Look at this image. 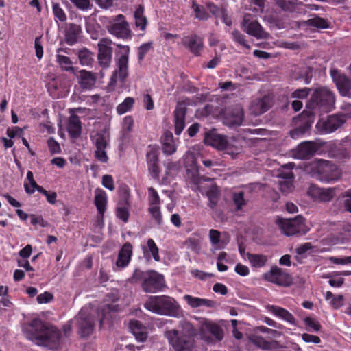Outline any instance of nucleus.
<instances>
[{"label": "nucleus", "instance_id": "cd10ccee", "mask_svg": "<svg viewBox=\"0 0 351 351\" xmlns=\"http://www.w3.org/2000/svg\"><path fill=\"white\" fill-rule=\"evenodd\" d=\"M129 328L138 341L143 342L147 339V333L146 329L140 321L136 319L131 320L129 323Z\"/></svg>", "mask_w": 351, "mask_h": 351}, {"label": "nucleus", "instance_id": "412c9836", "mask_svg": "<svg viewBox=\"0 0 351 351\" xmlns=\"http://www.w3.org/2000/svg\"><path fill=\"white\" fill-rule=\"evenodd\" d=\"M133 255V246L130 242L125 243L118 252L117 258L115 263L116 267L122 270L127 267Z\"/></svg>", "mask_w": 351, "mask_h": 351}, {"label": "nucleus", "instance_id": "5701e85b", "mask_svg": "<svg viewBox=\"0 0 351 351\" xmlns=\"http://www.w3.org/2000/svg\"><path fill=\"white\" fill-rule=\"evenodd\" d=\"M206 145H210L219 150L228 149V141L226 136L218 134L215 130L206 133L204 137Z\"/></svg>", "mask_w": 351, "mask_h": 351}, {"label": "nucleus", "instance_id": "1a4fd4ad", "mask_svg": "<svg viewBox=\"0 0 351 351\" xmlns=\"http://www.w3.org/2000/svg\"><path fill=\"white\" fill-rule=\"evenodd\" d=\"M263 278L281 287H289L293 282L291 276L276 265L271 266L270 270L263 274Z\"/></svg>", "mask_w": 351, "mask_h": 351}, {"label": "nucleus", "instance_id": "de8ad7c7", "mask_svg": "<svg viewBox=\"0 0 351 351\" xmlns=\"http://www.w3.org/2000/svg\"><path fill=\"white\" fill-rule=\"evenodd\" d=\"M191 8L195 12V18L199 21H206L208 19L209 14L202 5H198L195 1H192Z\"/></svg>", "mask_w": 351, "mask_h": 351}, {"label": "nucleus", "instance_id": "3c124183", "mask_svg": "<svg viewBox=\"0 0 351 351\" xmlns=\"http://www.w3.org/2000/svg\"><path fill=\"white\" fill-rule=\"evenodd\" d=\"M148 274V270L143 271L139 268H136L132 275L128 279V282L130 284H136L139 282H143L144 279L146 278Z\"/></svg>", "mask_w": 351, "mask_h": 351}, {"label": "nucleus", "instance_id": "338daca9", "mask_svg": "<svg viewBox=\"0 0 351 351\" xmlns=\"http://www.w3.org/2000/svg\"><path fill=\"white\" fill-rule=\"evenodd\" d=\"M304 322L305 325L311 328L313 331L318 332L322 328V326L319 322L310 317H306L304 319Z\"/></svg>", "mask_w": 351, "mask_h": 351}, {"label": "nucleus", "instance_id": "f03ea898", "mask_svg": "<svg viewBox=\"0 0 351 351\" xmlns=\"http://www.w3.org/2000/svg\"><path fill=\"white\" fill-rule=\"evenodd\" d=\"M144 307L154 313L174 317H178L180 312L178 302L166 295L149 296Z\"/></svg>", "mask_w": 351, "mask_h": 351}, {"label": "nucleus", "instance_id": "f8f14e48", "mask_svg": "<svg viewBox=\"0 0 351 351\" xmlns=\"http://www.w3.org/2000/svg\"><path fill=\"white\" fill-rule=\"evenodd\" d=\"M346 122L343 114L330 115L326 120H319L316 125L317 129L323 134H329L337 130Z\"/></svg>", "mask_w": 351, "mask_h": 351}, {"label": "nucleus", "instance_id": "4c0bfd02", "mask_svg": "<svg viewBox=\"0 0 351 351\" xmlns=\"http://www.w3.org/2000/svg\"><path fill=\"white\" fill-rule=\"evenodd\" d=\"M56 61L62 71L74 73L75 68L71 58L64 54H56Z\"/></svg>", "mask_w": 351, "mask_h": 351}, {"label": "nucleus", "instance_id": "b1692460", "mask_svg": "<svg viewBox=\"0 0 351 351\" xmlns=\"http://www.w3.org/2000/svg\"><path fill=\"white\" fill-rule=\"evenodd\" d=\"M312 68L302 64L294 66L290 71L289 75L292 80L304 81L306 84H310L312 79Z\"/></svg>", "mask_w": 351, "mask_h": 351}, {"label": "nucleus", "instance_id": "6e6552de", "mask_svg": "<svg viewBox=\"0 0 351 351\" xmlns=\"http://www.w3.org/2000/svg\"><path fill=\"white\" fill-rule=\"evenodd\" d=\"M165 287L164 276L155 270H148L147 277L141 285L143 291L151 293L161 291Z\"/></svg>", "mask_w": 351, "mask_h": 351}, {"label": "nucleus", "instance_id": "9b49d317", "mask_svg": "<svg viewBox=\"0 0 351 351\" xmlns=\"http://www.w3.org/2000/svg\"><path fill=\"white\" fill-rule=\"evenodd\" d=\"M241 28L248 35L258 39L267 38L269 33L265 32L256 20H251L250 14H245L241 22Z\"/></svg>", "mask_w": 351, "mask_h": 351}, {"label": "nucleus", "instance_id": "603ef678", "mask_svg": "<svg viewBox=\"0 0 351 351\" xmlns=\"http://www.w3.org/2000/svg\"><path fill=\"white\" fill-rule=\"evenodd\" d=\"M206 195L208 198V206L210 208L214 209L219 201V193L217 189H210L206 193Z\"/></svg>", "mask_w": 351, "mask_h": 351}, {"label": "nucleus", "instance_id": "774afa93", "mask_svg": "<svg viewBox=\"0 0 351 351\" xmlns=\"http://www.w3.org/2000/svg\"><path fill=\"white\" fill-rule=\"evenodd\" d=\"M49 149L51 154H59L61 152V147L58 142H57L53 137H50L47 141Z\"/></svg>", "mask_w": 351, "mask_h": 351}, {"label": "nucleus", "instance_id": "a18cd8bd", "mask_svg": "<svg viewBox=\"0 0 351 351\" xmlns=\"http://www.w3.org/2000/svg\"><path fill=\"white\" fill-rule=\"evenodd\" d=\"M80 63L83 66H88L93 62V53L88 49L83 48L78 51Z\"/></svg>", "mask_w": 351, "mask_h": 351}, {"label": "nucleus", "instance_id": "c85d7f7f", "mask_svg": "<svg viewBox=\"0 0 351 351\" xmlns=\"http://www.w3.org/2000/svg\"><path fill=\"white\" fill-rule=\"evenodd\" d=\"M267 310L275 316L287 322L289 324H295V319L294 316L287 309L275 305H268Z\"/></svg>", "mask_w": 351, "mask_h": 351}, {"label": "nucleus", "instance_id": "79ce46f5", "mask_svg": "<svg viewBox=\"0 0 351 351\" xmlns=\"http://www.w3.org/2000/svg\"><path fill=\"white\" fill-rule=\"evenodd\" d=\"M329 155L337 160L346 159L350 157L348 150L342 145L331 147L329 150Z\"/></svg>", "mask_w": 351, "mask_h": 351}, {"label": "nucleus", "instance_id": "4be33fe9", "mask_svg": "<svg viewBox=\"0 0 351 351\" xmlns=\"http://www.w3.org/2000/svg\"><path fill=\"white\" fill-rule=\"evenodd\" d=\"M182 45L195 56H199L204 47V41L198 35L193 34L182 39Z\"/></svg>", "mask_w": 351, "mask_h": 351}, {"label": "nucleus", "instance_id": "8fccbe9b", "mask_svg": "<svg viewBox=\"0 0 351 351\" xmlns=\"http://www.w3.org/2000/svg\"><path fill=\"white\" fill-rule=\"evenodd\" d=\"M221 232L219 230L211 229L209 231L210 241L215 250L224 248L225 245L220 244Z\"/></svg>", "mask_w": 351, "mask_h": 351}, {"label": "nucleus", "instance_id": "ddd939ff", "mask_svg": "<svg viewBox=\"0 0 351 351\" xmlns=\"http://www.w3.org/2000/svg\"><path fill=\"white\" fill-rule=\"evenodd\" d=\"M112 40L109 38H103L98 43L97 59L99 64L103 68L109 67L112 56Z\"/></svg>", "mask_w": 351, "mask_h": 351}, {"label": "nucleus", "instance_id": "ea45409f", "mask_svg": "<svg viewBox=\"0 0 351 351\" xmlns=\"http://www.w3.org/2000/svg\"><path fill=\"white\" fill-rule=\"evenodd\" d=\"M119 202L118 205L130 206V190L125 184L119 186L118 189Z\"/></svg>", "mask_w": 351, "mask_h": 351}, {"label": "nucleus", "instance_id": "7c9ffc66", "mask_svg": "<svg viewBox=\"0 0 351 351\" xmlns=\"http://www.w3.org/2000/svg\"><path fill=\"white\" fill-rule=\"evenodd\" d=\"M67 132L72 138H77L82 132V123L77 115H71L69 119Z\"/></svg>", "mask_w": 351, "mask_h": 351}, {"label": "nucleus", "instance_id": "6ab92c4d", "mask_svg": "<svg viewBox=\"0 0 351 351\" xmlns=\"http://www.w3.org/2000/svg\"><path fill=\"white\" fill-rule=\"evenodd\" d=\"M78 332L82 338L89 337L95 327V318L92 315L80 313L77 317Z\"/></svg>", "mask_w": 351, "mask_h": 351}, {"label": "nucleus", "instance_id": "09e8293b", "mask_svg": "<svg viewBox=\"0 0 351 351\" xmlns=\"http://www.w3.org/2000/svg\"><path fill=\"white\" fill-rule=\"evenodd\" d=\"M149 206H160L161 200L157 191L154 187L147 189Z\"/></svg>", "mask_w": 351, "mask_h": 351}, {"label": "nucleus", "instance_id": "c9c22d12", "mask_svg": "<svg viewBox=\"0 0 351 351\" xmlns=\"http://www.w3.org/2000/svg\"><path fill=\"white\" fill-rule=\"evenodd\" d=\"M247 258L252 267L261 268L266 265L268 261L267 256L263 254H252L247 252Z\"/></svg>", "mask_w": 351, "mask_h": 351}, {"label": "nucleus", "instance_id": "13d9d810", "mask_svg": "<svg viewBox=\"0 0 351 351\" xmlns=\"http://www.w3.org/2000/svg\"><path fill=\"white\" fill-rule=\"evenodd\" d=\"M148 211L157 224H162V216L160 212V206H149Z\"/></svg>", "mask_w": 351, "mask_h": 351}, {"label": "nucleus", "instance_id": "bb28decb", "mask_svg": "<svg viewBox=\"0 0 351 351\" xmlns=\"http://www.w3.org/2000/svg\"><path fill=\"white\" fill-rule=\"evenodd\" d=\"M47 89L53 98L63 97L66 92V87L60 79H56L49 82Z\"/></svg>", "mask_w": 351, "mask_h": 351}, {"label": "nucleus", "instance_id": "c03bdc74", "mask_svg": "<svg viewBox=\"0 0 351 351\" xmlns=\"http://www.w3.org/2000/svg\"><path fill=\"white\" fill-rule=\"evenodd\" d=\"M250 339L251 341L258 348L265 350L272 349L273 344L275 343V341H267L263 337L258 335H254Z\"/></svg>", "mask_w": 351, "mask_h": 351}, {"label": "nucleus", "instance_id": "6e6d98bb", "mask_svg": "<svg viewBox=\"0 0 351 351\" xmlns=\"http://www.w3.org/2000/svg\"><path fill=\"white\" fill-rule=\"evenodd\" d=\"M232 199L237 211L241 210L243 206L246 204V201L244 199V193L243 191L233 193Z\"/></svg>", "mask_w": 351, "mask_h": 351}, {"label": "nucleus", "instance_id": "58836bf2", "mask_svg": "<svg viewBox=\"0 0 351 351\" xmlns=\"http://www.w3.org/2000/svg\"><path fill=\"white\" fill-rule=\"evenodd\" d=\"M143 254L144 256L147 258H149V254L148 252H150L153 258L156 261H160V256H159V250L157 247L156 243L152 239H148L147 241V247H143Z\"/></svg>", "mask_w": 351, "mask_h": 351}, {"label": "nucleus", "instance_id": "0e129e2a", "mask_svg": "<svg viewBox=\"0 0 351 351\" xmlns=\"http://www.w3.org/2000/svg\"><path fill=\"white\" fill-rule=\"evenodd\" d=\"M118 306L113 304H107L103 306L99 310V315L102 314V317L100 319V325H102L103 320L106 316V313L108 312H115L118 311Z\"/></svg>", "mask_w": 351, "mask_h": 351}, {"label": "nucleus", "instance_id": "4d7b16f0", "mask_svg": "<svg viewBox=\"0 0 351 351\" xmlns=\"http://www.w3.org/2000/svg\"><path fill=\"white\" fill-rule=\"evenodd\" d=\"M232 38L234 42L242 45L246 49H250V47L247 44V42L245 39V36L241 34L239 30L234 29L232 32Z\"/></svg>", "mask_w": 351, "mask_h": 351}, {"label": "nucleus", "instance_id": "2eb2a0df", "mask_svg": "<svg viewBox=\"0 0 351 351\" xmlns=\"http://www.w3.org/2000/svg\"><path fill=\"white\" fill-rule=\"evenodd\" d=\"M93 141L95 147L94 156L97 160L102 163H107L109 158L106 152L109 145L108 141L104 134L97 132L93 137Z\"/></svg>", "mask_w": 351, "mask_h": 351}, {"label": "nucleus", "instance_id": "9d476101", "mask_svg": "<svg viewBox=\"0 0 351 351\" xmlns=\"http://www.w3.org/2000/svg\"><path fill=\"white\" fill-rule=\"evenodd\" d=\"M108 32L118 38L128 39L132 37L129 23L123 14L115 16L113 21L108 26Z\"/></svg>", "mask_w": 351, "mask_h": 351}, {"label": "nucleus", "instance_id": "2f4dec72", "mask_svg": "<svg viewBox=\"0 0 351 351\" xmlns=\"http://www.w3.org/2000/svg\"><path fill=\"white\" fill-rule=\"evenodd\" d=\"M162 151L167 155H171L176 151L173 134L166 131L162 136Z\"/></svg>", "mask_w": 351, "mask_h": 351}, {"label": "nucleus", "instance_id": "bf43d9fd", "mask_svg": "<svg viewBox=\"0 0 351 351\" xmlns=\"http://www.w3.org/2000/svg\"><path fill=\"white\" fill-rule=\"evenodd\" d=\"M277 4L285 11L293 12L296 8L294 0H277Z\"/></svg>", "mask_w": 351, "mask_h": 351}, {"label": "nucleus", "instance_id": "473e14b6", "mask_svg": "<svg viewBox=\"0 0 351 351\" xmlns=\"http://www.w3.org/2000/svg\"><path fill=\"white\" fill-rule=\"evenodd\" d=\"M95 205L97 209L98 213L103 215L106 209L107 204V195L106 193L100 189L95 191Z\"/></svg>", "mask_w": 351, "mask_h": 351}, {"label": "nucleus", "instance_id": "a211bd4d", "mask_svg": "<svg viewBox=\"0 0 351 351\" xmlns=\"http://www.w3.org/2000/svg\"><path fill=\"white\" fill-rule=\"evenodd\" d=\"M243 118V108L240 106H235L225 112L223 121L227 126L237 127L242 125Z\"/></svg>", "mask_w": 351, "mask_h": 351}, {"label": "nucleus", "instance_id": "f257e3e1", "mask_svg": "<svg viewBox=\"0 0 351 351\" xmlns=\"http://www.w3.org/2000/svg\"><path fill=\"white\" fill-rule=\"evenodd\" d=\"M25 335L28 339L39 346L54 350L60 346V330L52 325L45 324L40 319H34L25 328Z\"/></svg>", "mask_w": 351, "mask_h": 351}, {"label": "nucleus", "instance_id": "a19ab883", "mask_svg": "<svg viewBox=\"0 0 351 351\" xmlns=\"http://www.w3.org/2000/svg\"><path fill=\"white\" fill-rule=\"evenodd\" d=\"M282 178L285 180L279 182V189L284 195H287L293 189L292 178L293 175L292 172H289L283 175Z\"/></svg>", "mask_w": 351, "mask_h": 351}, {"label": "nucleus", "instance_id": "aec40b11", "mask_svg": "<svg viewBox=\"0 0 351 351\" xmlns=\"http://www.w3.org/2000/svg\"><path fill=\"white\" fill-rule=\"evenodd\" d=\"M158 156V150L149 146V149L146 154V161L148 171L154 179H158L160 173Z\"/></svg>", "mask_w": 351, "mask_h": 351}, {"label": "nucleus", "instance_id": "680f3d73", "mask_svg": "<svg viewBox=\"0 0 351 351\" xmlns=\"http://www.w3.org/2000/svg\"><path fill=\"white\" fill-rule=\"evenodd\" d=\"M152 42H147L142 44L138 48V60L139 62H141L145 55L152 49Z\"/></svg>", "mask_w": 351, "mask_h": 351}, {"label": "nucleus", "instance_id": "e433bc0d", "mask_svg": "<svg viewBox=\"0 0 351 351\" xmlns=\"http://www.w3.org/2000/svg\"><path fill=\"white\" fill-rule=\"evenodd\" d=\"M313 193L315 197L324 202L331 201L335 195V191L332 188H317L313 191Z\"/></svg>", "mask_w": 351, "mask_h": 351}, {"label": "nucleus", "instance_id": "37998d69", "mask_svg": "<svg viewBox=\"0 0 351 351\" xmlns=\"http://www.w3.org/2000/svg\"><path fill=\"white\" fill-rule=\"evenodd\" d=\"M306 24L310 27L317 29H327L330 27V22L326 19L315 15L306 21Z\"/></svg>", "mask_w": 351, "mask_h": 351}, {"label": "nucleus", "instance_id": "c756f323", "mask_svg": "<svg viewBox=\"0 0 351 351\" xmlns=\"http://www.w3.org/2000/svg\"><path fill=\"white\" fill-rule=\"evenodd\" d=\"M77 78L83 89H91L96 82V76L95 74L84 69L79 71Z\"/></svg>", "mask_w": 351, "mask_h": 351}, {"label": "nucleus", "instance_id": "5fc2aeb1", "mask_svg": "<svg viewBox=\"0 0 351 351\" xmlns=\"http://www.w3.org/2000/svg\"><path fill=\"white\" fill-rule=\"evenodd\" d=\"M52 11L56 21H60V22L66 21V15L59 3H53Z\"/></svg>", "mask_w": 351, "mask_h": 351}, {"label": "nucleus", "instance_id": "a878e982", "mask_svg": "<svg viewBox=\"0 0 351 351\" xmlns=\"http://www.w3.org/2000/svg\"><path fill=\"white\" fill-rule=\"evenodd\" d=\"M271 107V100L268 96L254 99L250 105V110L254 115H260Z\"/></svg>", "mask_w": 351, "mask_h": 351}, {"label": "nucleus", "instance_id": "49530a36", "mask_svg": "<svg viewBox=\"0 0 351 351\" xmlns=\"http://www.w3.org/2000/svg\"><path fill=\"white\" fill-rule=\"evenodd\" d=\"M135 100L133 97H128L123 102L119 104L117 107V112L119 114H123L130 111L134 106Z\"/></svg>", "mask_w": 351, "mask_h": 351}, {"label": "nucleus", "instance_id": "4468645a", "mask_svg": "<svg viewBox=\"0 0 351 351\" xmlns=\"http://www.w3.org/2000/svg\"><path fill=\"white\" fill-rule=\"evenodd\" d=\"M330 75L340 95L343 97H351V80L337 69H331Z\"/></svg>", "mask_w": 351, "mask_h": 351}, {"label": "nucleus", "instance_id": "7ed1b4c3", "mask_svg": "<svg viewBox=\"0 0 351 351\" xmlns=\"http://www.w3.org/2000/svg\"><path fill=\"white\" fill-rule=\"evenodd\" d=\"M307 168L313 178L326 183L337 180L341 175L340 169L335 164L323 159L312 161Z\"/></svg>", "mask_w": 351, "mask_h": 351}, {"label": "nucleus", "instance_id": "864d4df0", "mask_svg": "<svg viewBox=\"0 0 351 351\" xmlns=\"http://www.w3.org/2000/svg\"><path fill=\"white\" fill-rule=\"evenodd\" d=\"M130 206L128 205H118L116 210V215L117 218L123 221L124 223H127L129 219L130 213L129 208Z\"/></svg>", "mask_w": 351, "mask_h": 351}, {"label": "nucleus", "instance_id": "f3484780", "mask_svg": "<svg viewBox=\"0 0 351 351\" xmlns=\"http://www.w3.org/2000/svg\"><path fill=\"white\" fill-rule=\"evenodd\" d=\"M302 125L290 131V136L297 139L304 135L314 123L313 113L310 110H304L300 115Z\"/></svg>", "mask_w": 351, "mask_h": 351}, {"label": "nucleus", "instance_id": "69168bd1", "mask_svg": "<svg viewBox=\"0 0 351 351\" xmlns=\"http://www.w3.org/2000/svg\"><path fill=\"white\" fill-rule=\"evenodd\" d=\"M311 90V89L307 87L298 88L291 93V97L292 98L305 99L308 96Z\"/></svg>", "mask_w": 351, "mask_h": 351}, {"label": "nucleus", "instance_id": "393cba45", "mask_svg": "<svg viewBox=\"0 0 351 351\" xmlns=\"http://www.w3.org/2000/svg\"><path fill=\"white\" fill-rule=\"evenodd\" d=\"M174 114L175 134L180 135L185 127V117L186 114V106L184 102H178Z\"/></svg>", "mask_w": 351, "mask_h": 351}, {"label": "nucleus", "instance_id": "e2e57ef3", "mask_svg": "<svg viewBox=\"0 0 351 351\" xmlns=\"http://www.w3.org/2000/svg\"><path fill=\"white\" fill-rule=\"evenodd\" d=\"M30 186L32 187L31 189L27 184H24L25 191L28 194H32L34 193L35 190H37L40 193H45L46 190L42 186H39L36 181L34 180L29 182Z\"/></svg>", "mask_w": 351, "mask_h": 351}, {"label": "nucleus", "instance_id": "0eeeda50", "mask_svg": "<svg viewBox=\"0 0 351 351\" xmlns=\"http://www.w3.org/2000/svg\"><path fill=\"white\" fill-rule=\"evenodd\" d=\"M304 222L305 219L301 215H298L293 219H278L277 220V223L280 229L287 236L305 234L307 230L306 229Z\"/></svg>", "mask_w": 351, "mask_h": 351}, {"label": "nucleus", "instance_id": "423d86ee", "mask_svg": "<svg viewBox=\"0 0 351 351\" xmlns=\"http://www.w3.org/2000/svg\"><path fill=\"white\" fill-rule=\"evenodd\" d=\"M117 47L121 49V55L117 61V69L114 70L110 79L109 86H114L119 81L123 84L128 77V59L130 53V47L128 45H122L118 44Z\"/></svg>", "mask_w": 351, "mask_h": 351}, {"label": "nucleus", "instance_id": "20e7f679", "mask_svg": "<svg viewBox=\"0 0 351 351\" xmlns=\"http://www.w3.org/2000/svg\"><path fill=\"white\" fill-rule=\"evenodd\" d=\"M335 98L333 93L326 87L316 88L306 104V110L315 116L318 112H328L335 108Z\"/></svg>", "mask_w": 351, "mask_h": 351}, {"label": "nucleus", "instance_id": "052dcab7", "mask_svg": "<svg viewBox=\"0 0 351 351\" xmlns=\"http://www.w3.org/2000/svg\"><path fill=\"white\" fill-rule=\"evenodd\" d=\"M210 332L215 337V338L221 341L223 337V332L221 327L215 324H209L207 326Z\"/></svg>", "mask_w": 351, "mask_h": 351}, {"label": "nucleus", "instance_id": "72a5a7b5", "mask_svg": "<svg viewBox=\"0 0 351 351\" xmlns=\"http://www.w3.org/2000/svg\"><path fill=\"white\" fill-rule=\"evenodd\" d=\"M184 300L191 308H198L200 306L212 307L214 304L213 300H210L205 298H200L197 297H193L190 295H185L184 296Z\"/></svg>", "mask_w": 351, "mask_h": 351}, {"label": "nucleus", "instance_id": "f704fd0d", "mask_svg": "<svg viewBox=\"0 0 351 351\" xmlns=\"http://www.w3.org/2000/svg\"><path fill=\"white\" fill-rule=\"evenodd\" d=\"M81 32L80 25L74 23L70 24L65 34L66 43L69 45H74L77 41Z\"/></svg>", "mask_w": 351, "mask_h": 351}, {"label": "nucleus", "instance_id": "dca6fc26", "mask_svg": "<svg viewBox=\"0 0 351 351\" xmlns=\"http://www.w3.org/2000/svg\"><path fill=\"white\" fill-rule=\"evenodd\" d=\"M319 146L313 141H304L300 143L295 149L293 150L294 158L300 160H308L313 157L318 151Z\"/></svg>", "mask_w": 351, "mask_h": 351}, {"label": "nucleus", "instance_id": "39448f33", "mask_svg": "<svg viewBox=\"0 0 351 351\" xmlns=\"http://www.w3.org/2000/svg\"><path fill=\"white\" fill-rule=\"evenodd\" d=\"M183 328L187 331L188 335H184L178 330H173L166 332V337L175 351H192L194 346L195 329L189 322H184Z\"/></svg>", "mask_w": 351, "mask_h": 351}]
</instances>
